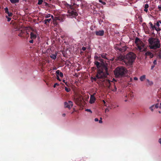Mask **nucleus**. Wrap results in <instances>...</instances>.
Returning a JSON list of instances; mask_svg holds the SVG:
<instances>
[{"label": "nucleus", "instance_id": "f257e3e1", "mask_svg": "<svg viewBox=\"0 0 161 161\" xmlns=\"http://www.w3.org/2000/svg\"><path fill=\"white\" fill-rule=\"evenodd\" d=\"M102 63H100L98 61H96L95 63L97 68L98 69L97 70V74L96 76V78H93L95 81L97 79H101L106 78L108 73V64L104 63L102 59L99 60Z\"/></svg>", "mask_w": 161, "mask_h": 161}, {"label": "nucleus", "instance_id": "f03ea898", "mask_svg": "<svg viewBox=\"0 0 161 161\" xmlns=\"http://www.w3.org/2000/svg\"><path fill=\"white\" fill-rule=\"evenodd\" d=\"M148 41L150 49H156L160 47V41L159 39L151 37L148 39Z\"/></svg>", "mask_w": 161, "mask_h": 161}, {"label": "nucleus", "instance_id": "7ed1b4c3", "mask_svg": "<svg viewBox=\"0 0 161 161\" xmlns=\"http://www.w3.org/2000/svg\"><path fill=\"white\" fill-rule=\"evenodd\" d=\"M136 54L133 52H130L125 56L124 59L125 64L127 66L132 65L136 58Z\"/></svg>", "mask_w": 161, "mask_h": 161}, {"label": "nucleus", "instance_id": "20e7f679", "mask_svg": "<svg viewBox=\"0 0 161 161\" xmlns=\"http://www.w3.org/2000/svg\"><path fill=\"white\" fill-rule=\"evenodd\" d=\"M127 72L126 69L124 67H118L114 70V74L116 77L120 78L124 76Z\"/></svg>", "mask_w": 161, "mask_h": 161}, {"label": "nucleus", "instance_id": "39448f33", "mask_svg": "<svg viewBox=\"0 0 161 161\" xmlns=\"http://www.w3.org/2000/svg\"><path fill=\"white\" fill-rule=\"evenodd\" d=\"M66 7L69 8L68 10V14L67 15L68 17H75L78 15L77 11L72 6L68 3L65 4Z\"/></svg>", "mask_w": 161, "mask_h": 161}, {"label": "nucleus", "instance_id": "423d86ee", "mask_svg": "<svg viewBox=\"0 0 161 161\" xmlns=\"http://www.w3.org/2000/svg\"><path fill=\"white\" fill-rule=\"evenodd\" d=\"M37 33L36 30L33 29L31 32L30 34V38L31 39H35L36 38Z\"/></svg>", "mask_w": 161, "mask_h": 161}, {"label": "nucleus", "instance_id": "0eeeda50", "mask_svg": "<svg viewBox=\"0 0 161 161\" xmlns=\"http://www.w3.org/2000/svg\"><path fill=\"white\" fill-rule=\"evenodd\" d=\"M73 106V102L71 101H69L68 102H65L64 103V106L65 108H68L69 109Z\"/></svg>", "mask_w": 161, "mask_h": 161}, {"label": "nucleus", "instance_id": "6e6552de", "mask_svg": "<svg viewBox=\"0 0 161 161\" xmlns=\"http://www.w3.org/2000/svg\"><path fill=\"white\" fill-rule=\"evenodd\" d=\"M96 93H94L92 95H91L90 97L89 102L91 104L94 103L96 100V98L94 96Z\"/></svg>", "mask_w": 161, "mask_h": 161}, {"label": "nucleus", "instance_id": "1a4fd4ad", "mask_svg": "<svg viewBox=\"0 0 161 161\" xmlns=\"http://www.w3.org/2000/svg\"><path fill=\"white\" fill-rule=\"evenodd\" d=\"M125 58V56L121 55L119 56L116 58V60L117 61H120L124 62V59Z\"/></svg>", "mask_w": 161, "mask_h": 161}, {"label": "nucleus", "instance_id": "9d476101", "mask_svg": "<svg viewBox=\"0 0 161 161\" xmlns=\"http://www.w3.org/2000/svg\"><path fill=\"white\" fill-rule=\"evenodd\" d=\"M136 46L139 50L141 51L142 48L144 46V44L142 42H140L139 44L137 45Z\"/></svg>", "mask_w": 161, "mask_h": 161}, {"label": "nucleus", "instance_id": "9b49d317", "mask_svg": "<svg viewBox=\"0 0 161 161\" xmlns=\"http://www.w3.org/2000/svg\"><path fill=\"white\" fill-rule=\"evenodd\" d=\"M104 34V31L103 30H100L99 31H96L95 32V34L97 36H103Z\"/></svg>", "mask_w": 161, "mask_h": 161}, {"label": "nucleus", "instance_id": "f8f14e48", "mask_svg": "<svg viewBox=\"0 0 161 161\" xmlns=\"http://www.w3.org/2000/svg\"><path fill=\"white\" fill-rule=\"evenodd\" d=\"M82 98L81 97L77 98L75 99V103L77 105H80L82 102Z\"/></svg>", "mask_w": 161, "mask_h": 161}, {"label": "nucleus", "instance_id": "ddd939ff", "mask_svg": "<svg viewBox=\"0 0 161 161\" xmlns=\"http://www.w3.org/2000/svg\"><path fill=\"white\" fill-rule=\"evenodd\" d=\"M101 57L106 59L108 60L109 59V55L106 53H103L101 54Z\"/></svg>", "mask_w": 161, "mask_h": 161}, {"label": "nucleus", "instance_id": "4468645a", "mask_svg": "<svg viewBox=\"0 0 161 161\" xmlns=\"http://www.w3.org/2000/svg\"><path fill=\"white\" fill-rule=\"evenodd\" d=\"M145 55L146 56V58L147 57H149L150 58H152L153 55V53L150 52H147L145 53Z\"/></svg>", "mask_w": 161, "mask_h": 161}, {"label": "nucleus", "instance_id": "2eb2a0df", "mask_svg": "<svg viewBox=\"0 0 161 161\" xmlns=\"http://www.w3.org/2000/svg\"><path fill=\"white\" fill-rule=\"evenodd\" d=\"M26 33V31L25 30H21L18 34V36L20 37H24L25 33Z\"/></svg>", "mask_w": 161, "mask_h": 161}, {"label": "nucleus", "instance_id": "dca6fc26", "mask_svg": "<svg viewBox=\"0 0 161 161\" xmlns=\"http://www.w3.org/2000/svg\"><path fill=\"white\" fill-rule=\"evenodd\" d=\"M117 49L121 52H123L126 50L127 47H126L125 46L120 48L118 47L117 48Z\"/></svg>", "mask_w": 161, "mask_h": 161}, {"label": "nucleus", "instance_id": "f3484780", "mask_svg": "<svg viewBox=\"0 0 161 161\" xmlns=\"http://www.w3.org/2000/svg\"><path fill=\"white\" fill-rule=\"evenodd\" d=\"M149 24L150 26V28L151 29L152 31H153H153L155 29H155L156 28V27L155 26V24H154V25H153L152 23L151 22H150L149 23Z\"/></svg>", "mask_w": 161, "mask_h": 161}, {"label": "nucleus", "instance_id": "a211bd4d", "mask_svg": "<svg viewBox=\"0 0 161 161\" xmlns=\"http://www.w3.org/2000/svg\"><path fill=\"white\" fill-rule=\"evenodd\" d=\"M52 21V19H45L44 20V24L46 25H48V24L50 22V21Z\"/></svg>", "mask_w": 161, "mask_h": 161}, {"label": "nucleus", "instance_id": "6ab92c4d", "mask_svg": "<svg viewBox=\"0 0 161 161\" xmlns=\"http://www.w3.org/2000/svg\"><path fill=\"white\" fill-rule=\"evenodd\" d=\"M56 73L57 74V75H59L60 77H62L63 76V74L62 72H60V70H57L56 71Z\"/></svg>", "mask_w": 161, "mask_h": 161}, {"label": "nucleus", "instance_id": "aec40b11", "mask_svg": "<svg viewBox=\"0 0 161 161\" xmlns=\"http://www.w3.org/2000/svg\"><path fill=\"white\" fill-rule=\"evenodd\" d=\"M140 42L142 41H140V39L138 37H136V38L135 41V43L136 44V45L139 44V43Z\"/></svg>", "mask_w": 161, "mask_h": 161}, {"label": "nucleus", "instance_id": "412c9836", "mask_svg": "<svg viewBox=\"0 0 161 161\" xmlns=\"http://www.w3.org/2000/svg\"><path fill=\"white\" fill-rule=\"evenodd\" d=\"M146 76L145 75H143L140 77V80L141 81H143L146 79Z\"/></svg>", "mask_w": 161, "mask_h": 161}, {"label": "nucleus", "instance_id": "4be33fe9", "mask_svg": "<svg viewBox=\"0 0 161 161\" xmlns=\"http://www.w3.org/2000/svg\"><path fill=\"white\" fill-rule=\"evenodd\" d=\"M149 7V5L147 4H146L144 5V11L147 12L148 11V8Z\"/></svg>", "mask_w": 161, "mask_h": 161}, {"label": "nucleus", "instance_id": "5701e85b", "mask_svg": "<svg viewBox=\"0 0 161 161\" xmlns=\"http://www.w3.org/2000/svg\"><path fill=\"white\" fill-rule=\"evenodd\" d=\"M147 81L148 82L147 86H152L153 84V83L152 81H150L148 79H147Z\"/></svg>", "mask_w": 161, "mask_h": 161}, {"label": "nucleus", "instance_id": "b1692460", "mask_svg": "<svg viewBox=\"0 0 161 161\" xmlns=\"http://www.w3.org/2000/svg\"><path fill=\"white\" fill-rule=\"evenodd\" d=\"M50 57L53 59H55L56 58H57V54H52V55L50 56Z\"/></svg>", "mask_w": 161, "mask_h": 161}, {"label": "nucleus", "instance_id": "393cba45", "mask_svg": "<svg viewBox=\"0 0 161 161\" xmlns=\"http://www.w3.org/2000/svg\"><path fill=\"white\" fill-rule=\"evenodd\" d=\"M51 16V18L52 19H53V15H51V14H46L45 15V18H49L50 17V16Z\"/></svg>", "mask_w": 161, "mask_h": 161}, {"label": "nucleus", "instance_id": "a878e982", "mask_svg": "<svg viewBox=\"0 0 161 161\" xmlns=\"http://www.w3.org/2000/svg\"><path fill=\"white\" fill-rule=\"evenodd\" d=\"M10 2L12 3H18L19 0H10Z\"/></svg>", "mask_w": 161, "mask_h": 161}, {"label": "nucleus", "instance_id": "bb28decb", "mask_svg": "<svg viewBox=\"0 0 161 161\" xmlns=\"http://www.w3.org/2000/svg\"><path fill=\"white\" fill-rule=\"evenodd\" d=\"M155 26L157 27H159L160 24L159 21H157L156 23H155Z\"/></svg>", "mask_w": 161, "mask_h": 161}, {"label": "nucleus", "instance_id": "cd10ccee", "mask_svg": "<svg viewBox=\"0 0 161 161\" xmlns=\"http://www.w3.org/2000/svg\"><path fill=\"white\" fill-rule=\"evenodd\" d=\"M65 90L67 92H69L70 91V88H68L66 87H65Z\"/></svg>", "mask_w": 161, "mask_h": 161}, {"label": "nucleus", "instance_id": "c85d7f7f", "mask_svg": "<svg viewBox=\"0 0 161 161\" xmlns=\"http://www.w3.org/2000/svg\"><path fill=\"white\" fill-rule=\"evenodd\" d=\"M57 20H59L60 21H64V19L61 17H57Z\"/></svg>", "mask_w": 161, "mask_h": 161}, {"label": "nucleus", "instance_id": "c756f323", "mask_svg": "<svg viewBox=\"0 0 161 161\" xmlns=\"http://www.w3.org/2000/svg\"><path fill=\"white\" fill-rule=\"evenodd\" d=\"M4 11L7 14L8 13V9L7 7H6L4 8Z\"/></svg>", "mask_w": 161, "mask_h": 161}, {"label": "nucleus", "instance_id": "7c9ffc66", "mask_svg": "<svg viewBox=\"0 0 161 161\" xmlns=\"http://www.w3.org/2000/svg\"><path fill=\"white\" fill-rule=\"evenodd\" d=\"M43 2V0H38V5L41 4Z\"/></svg>", "mask_w": 161, "mask_h": 161}, {"label": "nucleus", "instance_id": "2f4dec72", "mask_svg": "<svg viewBox=\"0 0 161 161\" xmlns=\"http://www.w3.org/2000/svg\"><path fill=\"white\" fill-rule=\"evenodd\" d=\"M53 24L55 26H57L58 25V23L56 21H53Z\"/></svg>", "mask_w": 161, "mask_h": 161}, {"label": "nucleus", "instance_id": "473e14b6", "mask_svg": "<svg viewBox=\"0 0 161 161\" xmlns=\"http://www.w3.org/2000/svg\"><path fill=\"white\" fill-rule=\"evenodd\" d=\"M114 89L112 90V91L114 92H115L116 91L117 88L116 86L115 85H114Z\"/></svg>", "mask_w": 161, "mask_h": 161}, {"label": "nucleus", "instance_id": "72a5a7b5", "mask_svg": "<svg viewBox=\"0 0 161 161\" xmlns=\"http://www.w3.org/2000/svg\"><path fill=\"white\" fill-rule=\"evenodd\" d=\"M155 30L157 31H161V29L160 27H156V28L155 29Z\"/></svg>", "mask_w": 161, "mask_h": 161}, {"label": "nucleus", "instance_id": "f704fd0d", "mask_svg": "<svg viewBox=\"0 0 161 161\" xmlns=\"http://www.w3.org/2000/svg\"><path fill=\"white\" fill-rule=\"evenodd\" d=\"M154 107V105H153L152 106H151V107H150V109L152 111H153V108Z\"/></svg>", "mask_w": 161, "mask_h": 161}, {"label": "nucleus", "instance_id": "c9c22d12", "mask_svg": "<svg viewBox=\"0 0 161 161\" xmlns=\"http://www.w3.org/2000/svg\"><path fill=\"white\" fill-rule=\"evenodd\" d=\"M7 14H8V16L9 17H11L13 15V14L12 13H9L8 12V13Z\"/></svg>", "mask_w": 161, "mask_h": 161}, {"label": "nucleus", "instance_id": "e433bc0d", "mask_svg": "<svg viewBox=\"0 0 161 161\" xmlns=\"http://www.w3.org/2000/svg\"><path fill=\"white\" fill-rule=\"evenodd\" d=\"M155 108H159V106L158 103L156 104L155 105H154Z\"/></svg>", "mask_w": 161, "mask_h": 161}, {"label": "nucleus", "instance_id": "4c0bfd02", "mask_svg": "<svg viewBox=\"0 0 161 161\" xmlns=\"http://www.w3.org/2000/svg\"><path fill=\"white\" fill-rule=\"evenodd\" d=\"M86 111H87L88 112H89L91 113H92V111L90 109H86Z\"/></svg>", "mask_w": 161, "mask_h": 161}, {"label": "nucleus", "instance_id": "58836bf2", "mask_svg": "<svg viewBox=\"0 0 161 161\" xmlns=\"http://www.w3.org/2000/svg\"><path fill=\"white\" fill-rule=\"evenodd\" d=\"M158 8L159 9L158 11H161V5H159L158 6Z\"/></svg>", "mask_w": 161, "mask_h": 161}, {"label": "nucleus", "instance_id": "ea45409f", "mask_svg": "<svg viewBox=\"0 0 161 161\" xmlns=\"http://www.w3.org/2000/svg\"><path fill=\"white\" fill-rule=\"evenodd\" d=\"M6 18L7 19V21H9L11 20V18L9 17H8L7 16H6Z\"/></svg>", "mask_w": 161, "mask_h": 161}, {"label": "nucleus", "instance_id": "a19ab883", "mask_svg": "<svg viewBox=\"0 0 161 161\" xmlns=\"http://www.w3.org/2000/svg\"><path fill=\"white\" fill-rule=\"evenodd\" d=\"M158 57L161 59V51L159 52V54L158 55Z\"/></svg>", "mask_w": 161, "mask_h": 161}, {"label": "nucleus", "instance_id": "79ce46f5", "mask_svg": "<svg viewBox=\"0 0 161 161\" xmlns=\"http://www.w3.org/2000/svg\"><path fill=\"white\" fill-rule=\"evenodd\" d=\"M59 85V84L58 83H56L54 84L53 86V87L54 88H55L56 86H58Z\"/></svg>", "mask_w": 161, "mask_h": 161}, {"label": "nucleus", "instance_id": "37998d69", "mask_svg": "<svg viewBox=\"0 0 161 161\" xmlns=\"http://www.w3.org/2000/svg\"><path fill=\"white\" fill-rule=\"evenodd\" d=\"M34 39H31V40L29 41V42L31 43H33L34 42Z\"/></svg>", "mask_w": 161, "mask_h": 161}, {"label": "nucleus", "instance_id": "c03bdc74", "mask_svg": "<svg viewBox=\"0 0 161 161\" xmlns=\"http://www.w3.org/2000/svg\"><path fill=\"white\" fill-rule=\"evenodd\" d=\"M57 79L58 80H59V81H61V80H60V79L58 75H57Z\"/></svg>", "mask_w": 161, "mask_h": 161}, {"label": "nucleus", "instance_id": "a18cd8bd", "mask_svg": "<svg viewBox=\"0 0 161 161\" xmlns=\"http://www.w3.org/2000/svg\"><path fill=\"white\" fill-rule=\"evenodd\" d=\"M82 49L83 51H84L86 49V48L84 47H82Z\"/></svg>", "mask_w": 161, "mask_h": 161}, {"label": "nucleus", "instance_id": "49530a36", "mask_svg": "<svg viewBox=\"0 0 161 161\" xmlns=\"http://www.w3.org/2000/svg\"><path fill=\"white\" fill-rule=\"evenodd\" d=\"M157 61L156 60H154L153 62V64H156Z\"/></svg>", "mask_w": 161, "mask_h": 161}, {"label": "nucleus", "instance_id": "de8ad7c7", "mask_svg": "<svg viewBox=\"0 0 161 161\" xmlns=\"http://www.w3.org/2000/svg\"><path fill=\"white\" fill-rule=\"evenodd\" d=\"M103 103H104V106H107L106 105V104H105L106 103V102H105V101L104 100H103Z\"/></svg>", "mask_w": 161, "mask_h": 161}, {"label": "nucleus", "instance_id": "09e8293b", "mask_svg": "<svg viewBox=\"0 0 161 161\" xmlns=\"http://www.w3.org/2000/svg\"><path fill=\"white\" fill-rule=\"evenodd\" d=\"M94 120L96 122L98 121V119H97V118H96Z\"/></svg>", "mask_w": 161, "mask_h": 161}, {"label": "nucleus", "instance_id": "8fccbe9b", "mask_svg": "<svg viewBox=\"0 0 161 161\" xmlns=\"http://www.w3.org/2000/svg\"><path fill=\"white\" fill-rule=\"evenodd\" d=\"M134 79L135 80H138V78L136 77H135L134 78Z\"/></svg>", "mask_w": 161, "mask_h": 161}, {"label": "nucleus", "instance_id": "3c124183", "mask_svg": "<svg viewBox=\"0 0 161 161\" xmlns=\"http://www.w3.org/2000/svg\"><path fill=\"white\" fill-rule=\"evenodd\" d=\"M101 3H102L103 5H105L106 4V3L103 1H102V2Z\"/></svg>", "mask_w": 161, "mask_h": 161}, {"label": "nucleus", "instance_id": "603ef678", "mask_svg": "<svg viewBox=\"0 0 161 161\" xmlns=\"http://www.w3.org/2000/svg\"><path fill=\"white\" fill-rule=\"evenodd\" d=\"M99 123H102V122H103V121H102L101 120H99Z\"/></svg>", "mask_w": 161, "mask_h": 161}, {"label": "nucleus", "instance_id": "864d4df0", "mask_svg": "<svg viewBox=\"0 0 161 161\" xmlns=\"http://www.w3.org/2000/svg\"><path fill=\"white\" fill-rule=\"evenodd\" d=\"M109 110L108 108H106L105 110V112H106L107 111H108Z\"/></svg>", "mask_w": 161, "mask_h": 161}, {"label": "nucleus", "instance_id": "5fc2aeb1", "mask_svg": "<svg viewBox=\"0 0 161 161\" xmlns=\"http://www.w3.org/2000/svg\"><path fill=\"white\" fill-rule=\"evenodd\" d=\"M159 108L161 109V103H160V105L159 106Z\"/></svg>", "mask_w": 161, "mask_h": 161}, {"label": "nucleus", "instance_id": "6e6d98bb", "mask_svg": "<svg viewBox=\"0 0 161 161\" xmlns=\"http://www.w3.org/2000/svg\"><path fill=\"white\" fill-rule=\"evenodd\" d=\"M65 116V114H62V116L63 117H64Z\"/></svg>", "mask_w": 161, "mask_h": 161}, {"label": "nucleus", "instance_id": "4d7b16f0", "mask_svg": "<svg viewBox=\"0 0 161 161\" xmlns=\"http://www.w3.org/2000/svg\"><path fill=\"white\" fill-rule=\"evenodd\" d=\"M99 1L100 3H102V2L103 0H99Z\"/></svg>", "mask_w": 161, "mask_h": 161}, {"label": "nucleus", "instance_id": "13d9d810", "mask_svg": "<svg viewBox=\"0 0 161 161\" xmlns=\"http://www.w3.org/2000/svg\"><path fill=\"white\" fill-rule=\"evenodd\" d=\"M65 80H63V82H64V83H65V84H66V83L65 82Z\"/></svg>", "mask_w": 161, "mask_h": 161}, {"label": "nucleus", "instance_id": "bf43d9fd", "mask_svg": "<svg viewBox=\"0 0 161 161\" xmlns=\"http://www.w3.org/2000/svg\"><path fill=\"white\" fill-rule=\"evenodd\" d=\"M154 66H153L151 67V69H152L154 67Z\"/></svg>", "mask_w": 161, "mask_h": 161}, {"label": "nucleus", "instance_id": "052dcab7", "mask_svg": "<svg viewBox=\"0 0 161 161\" xmlns=\"http://www.w3.org/2000/svg\"><path fill=\"white\" fill-rule=\"evenodd\" d=\"M159 22L160 23V26H161V21H159Z\"/></svg>", "mask_w": 161, "mask_h": 161}, {"label": "nucleus", "instance_id": "680f3d73", "mask_svg": "<svg viewBox=\"0 0 161 161\" xmlns=\"http://www.w3.org/2000/svg\"><path fill=\"white\" fill-rule=\"evenodd\" d=\"M158 113H159L160 114V113H161V112H160V111H158Z\"/></svg>", "mask_w": 161, "mask_h": 161}, {"label": "nucleus", "instance_id": "e2e57ef3", "mask_svg": "<svg viewBox=\"0 0 161 161\" xmlns=\"http://www.w3.org/2000/svg\"><path fill=\"white\" fill-rule=\"evenodd\" d=\"M100 120H102V118H100Z\"/></svg>", "mask_w": 161, "mask_h": 161}, {"label": "nucleus", "instance_id": "0e129e2a", "mask_svg": "<svg viewBox=\"0 0 161 161\" xmlns=\"http://www.w3.org/2000/svg\"><path fill=\"white\" fill-rule=\"evenodd\" d=\"M47 4H48L47 3H46V5H47Z\"/></svg>", "mask_w": 161, "mask_h": 161}, {"label": "nucleus", "instance_id": "69168bd1", "mask_svg": "<svg viewBox=\"0 0 161 161\" xmlns=\"http://www.w3.org/2000/svg\"><path fill=\"white\" fill-rule=\"evenodd\" d=\"M56 69V68H54L53 69Z\"/></svg>", "mask_w": 161, "mask_h": 161}, {"label": "nucleus", "instance_id": "338daca9", "mask_svg": "<svg viewBox=\"0 0 161 161\" xmlns=\"http://www.w3.org/2000/svg\"><path fill=\"white\" fill-rule=\"evenodd\" d=\"M108 82H109V80H108Z\"/></svg>", "mask_w": 161, "mask_h": 161}, {"label": "nucleus", "instance_id": "774afa93", "mask_svg": "<svg viewBox=\"0 0 161 161\" xmlns=\"http://www.w3.org/2000/svg\"><path fill=\"white\" fill-rule=\"evenodd\" d=\"M49 0L50 1H51L52 0Z\"/></svg>", "mask_w": 161, "mask_h": 161}]
</instances>
